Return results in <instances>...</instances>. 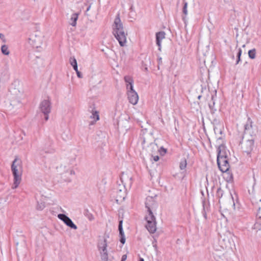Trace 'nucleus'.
Segmentation results:
<instances>
[{"label":"nucleus","instance_id":"43","mask_svg":"<svg viewBox=\"0 0 261 261\" xmlns=\"http://www.w3.org/2000/svg\"><path fill=\"white\" fill-rule=\"evenodd\" d=\"M139 261H144L143 258H140Z\"/></svg>","mask_w":261,"mask_h":261},{"label":"nucleus","instance_id":"20","mask_svg":"<svg viewBox=\"0 0 261 261\" xmlns=\"http://www.w3.org/2000/svg\"><path fill=\"white\" fill-rule=\"evenodd\" d=\"M79 14L77 13H73L71 15L70 19V24L73 27H75L76 24V21L78 19Z\"/></svg>","mask_w":261,"mask_h":261},{"label":"nucleus","instance_id":"2","mask_svg":"<svg viewBox=\"0 0 261 261\" xmlns=\"http://www.w3.org/2000/svg\"><path fill=\"white\" fill-rule=\"evenodd\" d=\"M11 170L14 176V183L13 189H16L20 183L22 173L21 161L16 157L11 165Z\"/></svg>","mask_w":261,"mask_h":261},{"label":"nucleus","instance_id":"18","mask_svg":"<svg viewBox=\"0 0 261 261\" xmlns=\"http://www.w3.org/2000/svg\"><path fill=\"white\" fill-rule=\"evenodd\" d=\"M248 131L249 132V133L244 132V134L243 136L244 139H247V138H254L257 132L255 127L254 126L252 127L251 129H249Z\"/></svg>","mask_w":261,"mask_h":261},{"label":"nucleus","instance_id":"25","mask_svg":"<svg viewBox=\"0 0 261 261\" xmlns=\"http://www.w3.org/2000/svg\"><path fill=\"white\" fill-rule=\"evenodd\" d=\"M224 194V192L223 190L221 188H218L217 190L216 196L220 200L221 198H222Z\"/></svg>","mask_w":261,"mask_h":261},{"label":"nucleus","instance_id":"4","mask_svg":"<svg viewBox=\"0 0 261 261\" xmlns=\"http://www.w3.org/2000/svg\"><path fill=\"white\" fill-rule=\"evenodd\" d=\"M221 239L220 242L223 248L232 249L235 246L234 239L236 237L230 231H226L223 236L221 237Z\"/></svg>","mask_w":261,"mask_h":261},{"label":"nucleus","instance_id":"7","mask_svg":"<svg viewBox=\"0 0 261 261\" xmlns=\"http://www.w3.org/2000/svg\"><path fill=\"white\" fill-rule=\"evenodd\" d=\"M241 144L243 151L246 153L247 155L250 154L254 148V138L244 139L243 137Z\"/></svg>","mask_w":261,"mask_h":261},{"label":"nucleus","instance_id":"13","mask_svg":"<svg viewBox=\"0 0 261 261\" xmlns=\"http://www.w3.org/2000/svg\"><path fill=\"white\" fill-rule=\"evenodd\" d=\"M107 238H109V236L108 235H105L103 239L102 240H100L98 243L97 247L99 253L108 252L107 249L108 246L107 240Z\"/></svg>","mask_w":261,"mask_h":261},{"label":"nucleus","instance_id":"31","mask_svg":"<svg viewBox=\"0 0 261 261\" xmlns=\"http://www.w3.org/2000/svg\"><path fill=\"white\" fill-rule=\"evenodd\" d=\"M248 56L250 59H254L255 58V56H256L255 49L254 48V49L249 50Z\"/></svg>","mask_w":261,"mask_h":261},{"label":"nucleus","instance_id":"3","mask_svg":"<svg viewBox=\"0 0 261 261\" xmlns=\"http://www.w3.org/2000/svg\"><path fill=\"white\" fill-rule=\"evenodd\" d=\"M121 181L123 184L122 186L119 185V188L117 189L116 191V200L118 201H123L126 197V192L125 187L126 185H128L129 186H131L132 184V177H129L126 174H122L121 177H120Z\"/></svg>","mask_w":261,"mask_h":261},{"label":"nucleus","instance_id":"38","mask_svg":"<svg viewBox=\"0 0 261 261\" xmlns=\"http://www.w3.org/2000/svg\"><path fill=\"white\" fill-rule=\"evenodd\" d=\"M159 156L158 155H155L153 156V160L155 162H157L159 160Z\"/></svg>","mask_w":261,"mask_h":261},{"label":"nucleus","instance_id":"11","mask_svg":"<svg viewBox=\"0 0 261 261\" xmlns=\"http://www.w3.org/2000/svg\"><path fill=\"white\" fill-rule=\"evenodd\" d=\"M127 90V96L129 102L135 105L137 103L139 97L137 93L134 90V87L130 86V89Z\"/></svg>","mask_w":261,"mask_h":261},{"label":"nucleus","instance_id":"29","mask_svg":"<svg viewBox=\"0 0 261 261\" xmlns=\"http://www.w3.org/2000/svg\"><path fill=\"white\" fill-rule=\"evenodd\" d=\"M91 113L92 114V115L91 116V118H96L95 121H97L99 119V117L98 111L94 110H92Z\"/></svg>","mask_w":261,"mask_h":261},{"label":"nucleus","instance_id":"37","mask_svg":"<svg viewBox=\"0 0 261 261\" xmlns=\"http://www.w3.org/2000/svg\"><path fill=\"white\" fill-rule=\"evenodd\" d=\"M127 258V255L126 254H124L122 255L121 258V261H125Z\"/></svg>","mask_w":261,"mask_h":261},{"label":"nucleus","instance_id":"39","mask_svg":"<svg viewBox=\"0 0 261 261\" xmlns=\"http://www.w3.org/2000/svg\"><path fill=\"white\" fill-rule=\"evenodd\" d=\"M158 61H159V64H162V59L161 57H160L158 58Z\"/></svg>","mask_w":261,"mask_h":261},{"label":"nucleus","instance_id":"45","mask_svg":"<svg viewBox=\"0 0 261 261\" xmlns=\"http://www.w3.org/2000/svg\"><path fill=\"white\" fill-rule=\"evenodd\" d=\"M214 98V95H212V100H213Z\"/></svg>","mask_w":261,"mask_h":261},{"label":"nucleus","instance_id":"15","mask_svg":"<svg viewBox=\"0 0 261 261\" xmlns=\"http://www.w3.org/2000/svg\"><path fill=\"white\" fill-rule=\"evenodd\" d=\"M30 40L32 41L33 45L37 48L40 46L42 42L41 37L38 36L37 34H32L30 38Z\"/></svg>","mask_w":261,"mask_h":261},{"label":"nucleus","instance_id":"40","mask_svg":"<svg viewBox=\"0 0 261 261\" xmlns=\"http://www.w3.org/2000/svg\"><path fill=\"white\" fill-rule=\"evenodd\" d=\"M215 104V102H213V105H214ZM213 106H212L211 104L209 103V107L211 109H212V107H213Z\"/></svg>","mask_w":261,"mask_h":261},{"label":"nucleus","instance_id":"35","mask_svg":"<svg viewBox=\"0 0 261 261\" xmlns=\"http://www.w3.org/2000/svg\"><path fill=\"white\" fill-rule=\"evenodd\" d=\"M0 38H1L3 40L4 42H6V39L5 38L4 34L0 33Z\"/></svg>","mask_w":261,"mask_h":261},{"label":"nucleus","instance_id":"1","mask_svg":"<svg viewBox=\"0 0 261 261\" xmlns=\"http://www.w3.org/2000/svg\"><path fill=\"white\" fill-rule=\"evenodd\" d=\"M113 34L118 40L121 46H124L126 43L127 33L125 31L123 23L120 18V14L118 13L114 19L112 25Z\"/></svg>","mask_w":261,"mask_h":261},{"label":"nucleus","instance_id":"6","mask_svg":"<svg viewBox=\"0 0 261 261\" xmlns=\"http://www.w3.org/2000/svg\"><path fill=\"white\" fill-rule=\"evenodd\" d=\"M156 196L154 197L148 196L146 198L145 202V207L147 209V215L153 214V212H155L158 207V203L155 200Z\"/></svg>","mask_w":261,"mask_h":261},{"label":"nucleus","instance_id":"36","mask_svg":"<svg viewBox=\"0 0 261 261\" xmlns=\"http://www.w3.org/2000/svg\"><path fill=\"white\" fill-rule=\"evenodd\" d=\"M203 212H202L203 215L204 217L205 218V219H206V212L205 211L204 205H203Z\"/></svg>","mask_w":261,"mask_h":261},{"label":"nucleus","instance_id":"23","mask_svg":"<svg viewBox=\"0 0 261 261\" xmlns=\"http://www.w3.org/2000/svg\"><path fill=\"white\" fill-rule=\"evenodd\" d=\"M254 228L258 230H261V216L258 217L254 225Z\"/></svg>","mask_w":261,"mask_h":261},{"label":"nucleus","instance_id":"10","mask_svg":"<svg viewBox=\"0 0 261 261\" xmlns=\"http://www.w3.org/2000/svg\"><path fill=\"white\" fill-rule=\"evenodd\" d=\"M217 164L219 169L222 172H226L229 168L227 158L218 157L217 159Z\"/></svg>","mask_w":261,"mask_h":261},{"label":"nucleus","instance_id":"33","mask_svg":"<svg viewBox=\"0 0 261 261\" xmlns=\"http://www.w3.org/2000/svg\"><path fill=\"white\" fill-rule=\"evenodd\" d=\"M242 54V50L241 48H239L238 50V52L237 53V60L236 62V64H238L239 62L240 61V57Z\"/></svg>","mask_w":261,"mask_h":261},{"label":"nucleus","instance_id":"9","mask_svg":"<svg viewBox=\"0 0 261 261\" xmlns=\"http://www.w3.org/2000/svg\"><path fill=\"white\" fill-rule=\"evenodd\" d=\"M40 109L45 116V121L48 119V114L50 112L51 106L49 100H44L40 105Z\"/></svg>","mask_w":261,"mask_h":261},{"label":"nucleus","instance_id":"24","mask_svg":"<svg viewBox=\"0 0 261 261\" xmlns=\"http://www.w3.org/2000/svg\"><path fill=\"white\" fill-rule=\"evenodd\" d=\"M100 255L101 261H111V259L108 257V252L100 253Z\"/></svg>","mask_w":261,"mask_h":261},{"label":"nucleus","instance_id":"34","mask_svg":"<svg viewBox=\"0 0 261 261\" xmlns=\"http://www.w3.org/2000/svg\"><path fill=\"white\" fill-rule=\"evenodd\" d=\"M86 216L90 221H92L94 219L93 215L92 214L90 213L88 211L87 212Z\"/></svg>","mask_w":261,"mask_h":261},{"label":"nucleus","instance_id":"16","mask_svg":"<svg viewBox=\"0 0 261 261\" xmlns=\"http://www.w3.org/2000/svg\"><path fill=\"white\" fill-rule=\"evenodd\" d=\"M69 61L71 65L73 67V69L76 71L77 76L80 78H82V75L78 70L77 64L75 58L74 57H71Z\"/></svg>","mask_w":261,"mask_h":261},{"label":"nucleus","instance_id":"21","mask_svg":"<svg viewBox=\"0 0 261 261\" xmlns=\"http://www.w3.org/2000/svg\"><path fill=\"white\" fill-rule=\"evenodd\" d=\"M124 81L127 83L126 88L127 89H130V86H133L134 81L132 77L130 76H125L124 77Z\"/></svg>","mask_w":261,"mask_h":261},{"label":"nucleus","instance_id":"30","mask_svg":"<svg viewBox=\"0 0 261 261\" xmlns=\"http://www.w3.org/2000/svg\"><path fill=\"white\" fill-rule=\"evenodd\" d=\"M42 152H44L45 153H51L53 152V150L49 148L42 147V148L40 149V154L42 155Z\"/></svg>","mask_w":261,"mask_h":261},{"label":"nucleus","instance_id":"46","mask_svg":"<svg viewBox=\"0 0 261 261\" xmlns=\"http://www.w3.org/2000/svg\"><path fill=\"white\" fill-rule=\"evenodd\" d=\"M163 149L164 152L165 153H166V149H164V148H163Z\"/></svg>","mask_w":261,"mask_h":261},{"label":"nucleus","instance_id":"42","mask_svg":"<svg viewBox=\"0 0 261 261\" xmlns=\"http://www.w3.org/2000/svg\"><path fill=\"white\" fill-rule=\"evenodd\" d=\"M90 7L91 6H89L87 8V10H86V11H89V10L90 9Z\"/></svg>","mask_w":261,"mask_h":261},{"label":"nucleus","instance_id":"17","mask_svg":"<svg viewBox=\"0 0 261 261\" xmlns=\"http://www.w3.org/2000/svg\"><path fill=\"white\" fill-rule=\"evenodd\" d=\"M122 220H120L119 222L118 225V230L119 231V236H120V241L122 244H124L125 242V238L124 233L122 228Z\"/></svg>","mask_w":261,"mask_h":261},{"label":"nucleus","instance_id":"5","mask_svg":"<svg viewBox=\"0 0 261 261\" xmlns=\"http://www.w3.org/2000/svg\"><path fill=\"white\" fill-rule=\"evenodd\" d=\"M11 92V97L10 98V105L13 108H19L21 107L22 103L21 99L23 96V93L19 90L14 89L10 91Z\"/></svg>","mask_w":261,"mask_h":261},{"label":"nucleus","instance_id":"44","mask_svg":"<svg viewBox=\"0 0 261 261\" xmlns=\"http://www.w3.org/2000/svg\"><path fill=\"white\" fill-rule=\"evenodd\" d=\"M201 95H199L198 96V99H200L201 98Z\"/></svg>","mask_w":261,"mask_h":261},{"label":"nucleus","instance_id":"27","mask_svg":"<svg viewBox=\"0 0 261 261\" xmlns=\"http://www.w3.org/2000/svg\"><path fill=\"white\" fill-rule=\"evenodd\" d=\"M187 6H188V3L186 2H184V7L182 8V13L184 14V16L182 17L183 20H185L186 16L188 14Z\"/></svg>","mask_w":261,"mask_h":261},{"label":"nucleus","instance_id":"19","mask_svg":"<svg viewBox=\"0 0 261 261\" xmlns=\"http://www.w3.org/2000/svg\"><path fill=\"white\" fill-rule=\"evenodd\" d=\"M218 157L227 158V153L226 152L225 149L223 145H220L218 148L217 158Z\"/></svg>","mask_w":261,"mask_h":261},{"label":"nucleus","instance_id":"41","mask_svg":"<svg viewBox=\"0 0 261 261\" xmlns=\"http://www.w3.org/2000/svg\"><path fill=\"white\" fill-rule=\"evenodd\" d=\"M217 123H218L217 120L216 119H215L213 120V123H214V124H217Z\"/></svg>","mask_w":261,"mask_h":261},{"label":"nucleus","instance_id":"8","mask_svg":"<svg viewBox=\"0 0 261 261\" xmlns=\"http://www.w3.org/2000/svg\"><path fill=\"white\" fill-rule=\"evenodd\" d=\"M145 219L147 221L146 228L151 233H153L156 230V219L153 214L146 215Z\"/></svg>","mask_w":261,"mask_h":261},{"label":"nucleus","instance_id":"32","mask_svg":"<svg viewBox=\"0 0 261 261\" xmlns=\"http://www.w3.org/2000/svg\"><path fill=\"white\" fill-rule=\"evenodd\" d=\"M45 207V203L44 202H38L37 205V209L38 210H42L44 207Z\"/></svg>","mask_w":261,"mask_h":261},{"label":"nucleus","instance_id":"28","mask_svg":"<svg viewBox=\"0 0 261 261\" xmlns=\"http://www.w3.org/2000/svg\"><path fill=\"white\" fill-rule=\"evenodd\" d=\"M187 163L186 159L181 160L179 164V168L181 170H184L187 167Z\"/></svg>","mask_w":261,"mask_h":261},{"label":"nucleus","instance_id":"26","mask_svg":"<svg viewBox=\"0 0 261 261\" xmlns=\"http://www.w3.org/2000/svg\"><path fill=\"white\" fill-rule=\"evenodd\" d=\"M1 51L3 53V54L5 55H9L10 54V51L8 49V47L6 45H3L1 46Z\"/></svg>","mask_w":261,"mask_h":261},{"label":"nucleus","instance_id":"12","mask_svg":"<svg viewBox=\"0 0 261 261\" xmlns=\"http://www.w3.org/2000/svg\"><path fill=\"white\" fill-rule=\"evenodd\" d=\"M58 217L70 228L75 230L77 228L76 225L74 224L72 220L66 215L60 214L58 215Z\"/></svg>","mask_w":261,"mask_h":261},{"label":"nucleus","instance_id":"22","mask_svg":"<svg viewBox=\"0 0 261 261\" xmlns=\"http://www.w3.org/2000/svg\"><path fill=\"white\" fill-rule=\"evenodd\" d=\"M254 127L252 125V121L250 118H248L244 126V132H249L248 130Z\"/></svg>","mask_w":261,"mask_h":261},{"label":"nucleus","instance_id":"14","mask_svg":"<svg viewBox=\"0 0 261 261\" xmlns=\"http://www.w3.org/2000/svg\"><path fill=\"white\" fill-rule=\"evenodd\" d=\"M165 38V33L164 31L157 32L155 34L156 43L158 46V49L161 50V43L163 39Z\"/></svg>","mask_w":261,"mask_h":261}]
</instances>
